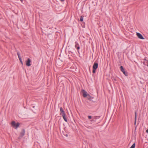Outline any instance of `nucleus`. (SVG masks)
Masks as SVG:
<instances>
[{
  "label": "nucleus",
  "instance_id": "14",
  "mask_svg": "<svg viewBox=\"0 0 148 148\" xmlns=\"http://www.w3.org/2000/svg\"><path fill=\"white\" fill-rule=\"evenodd\" d=\"M87 95V98L89 100H91L92 98L90 96V95L89 94H88Z\"/></svg>",
  "mask_w": 148,
  "mask_h": 148
},
{
  "label": "nucleus",
  "instance_id": "9",
  "mask_svg": "<svg viewBox=\"0 0 148 148\" xmlns=\"http://www.w3.org/2000/svg\"><path fill=\"white\" fill-rule=\"evenodd\" d=\"M147 135H145V138L143 140V141L146 143H147V141H146V140H147Z\"/></svg>",
  "mask_w": 148,
  "mask_h": 148
},
{
  "label": "nucleus",
  "instance_id": "25",
  "mask_svg": "<svg viewBox=\"0 0 148 148\" xmlns=\"http://www.w3.org/2000/svg\"><path fill=\"white\" fill-rule=\"evenodd\" d=\"M21 1H23V0H20Z\"/></svg>",
  "mask_w": 148,
  "mask_h": 148
},
{
  "label": "nucleus",
  "instance_id": "4",
  "mask_svg": "<svg viewBox=\"0 0 148 148\" xmlns=\"http://www.w3.org/2000/svg\"><path fill=\"white\" fill-rule=\"evenodd\" d=\"M120 69L121 71L126 76L127 75V73H126L124 69L123 68V66H120Z\"/></svg>",
  "mask_w": 148,
  "mask_h": 148
},
{
  "label": "nucleus",
  "instance_id": "16",
  "mask_svg": "<svg viewBox=\"0 0 148 148\" xmlns=\"http://www.w3.org/2000/svg\"><path fill=\"white\" fill-rule=\"evenodd\" d=\"M80 21L82 22L83 21V16H81L79 20Z\"/></svg>",
  "mask_w": 148,
  "mask_h": 148
},
{
  "label": "nucleus",
  "instance_id": "3",
  "mask_svg": "<svg viewBox=\"0 0 148 148\" xmlns=\"http://www.w3.org/2000/svg\"><path fill=\"white\" fill-rule=\"evenodd\" d=\"M81 92L83 94V96L84 97H86L87 96V92L84 89H82L81 90Z\"/></svg>",
  "mask_w": 148,
  "mask_h": 148
},
{
  "label": "nucleus",
  "instance_id": "5",
  "mask_svg": "<svg viewBox=\"0 0 148 148\" xmlns=\"http://www.w3.org/2000/svg\"><path fill=\"white\" fill-rule=\"evenodd\" d=\"M136 35L140 39H144V38L143 36L142 35L139 33H136Z\"/></svg>",
  "mask_w": 148,
  "mask_h": 148
},
{
  "label": "nucleus",
  "instance_id": "12",
  "mask_svg": "<svg viewBox=\"0 0 148 148\" xmlns=\"http://www.w3.org/2000/svg\"><path fill=\"white\" fill-rule=\"evenodd\" d=\"M60 111L62 114V115H63L64 114H65V112L63 110L62 107H61L60 108Z\"/></svg>",
  "mask_w": 148,
  "mask_h": 148
},
{
  "label": "nucleus",
  "instance_id": "10",
  "mask_svg": "<svg viewBox=\"0 0 148 148\" xmlns=\"http://www.w3.org/2000/svg\"><path fill=\"white\" fill-rule=\"evenodd\" d=\"M63 117V119L66 122H67V119L66 117V114H64L63 115H62Z\"/></svg>",
  "mask_w": 148,
  "mask_h": 148
},
{
  "label": "nucleus",
  "instance_id": "15",
  "mask_svg": "<svg viewBox=\"0 0 148 148\" xmlns=\"http://www.w3.org/2000/svg\"><path fill=\"white\" fill-rule=\"evenodd\" d=\"M90 121L92 123L95 122L96 121V119L95 118H93Z\"/></svg>",
  "mask_w": 148,
  "mask_h": 148
},
{
  "label": "nucleus",
  "instance_id": "8",
  "mask_svg": "<svg viewBox=\"0 0 148 148\" xmlns=\"http://www.w3.org/2000/svg\"><path fill=\"white\" fill-rule=\"evenodd\" d=\"M145 61H143V63L144 64L147 66H148V61L146 59H144Z\"/></svg>",
  "mask_w": 148,
  "mask_h": 148
},
{
  "label": "nucleus",
  "instance_id": "20",
  "mask_svg": "<svg viewBox=\"0 0 148 148\" xmlns=\"http://www.w3.org/2000/svg\"><path fill=\"white\" fill-rule=\"evenodd\" d=\"M96 69H93L92 73H95L96 72Z\"/></svg>",
  "mask_w": 148,
  "mask_h": 148
},
{
  "label": "nucleus",
  "instance_id": "13",
  "mask_svg": "<svg viewBox=\"0 0 148 148\" xmlns=\"http://www.w3.org/2000/svg\"><path fill=\"white\" fill-rule=\"evenodd\" d=\"M136 112H135V121H134V124L135 125H136Z\"/></svg>",
  "mask_w": 148,
  "mask_h": 148
},
{
  "label": "nucleus",
  "instance_id": "6",
  "mask_svg": "<svg viewBox=\"0 0 148 148\" xmlns=\"http://www.w3.org/2000/svg\"><path fill=\"white\" fill-rule=\"evenodd\" d=\"M30 60L29 58H28L26 62V65L28 66H31V64H30Z\"/></svg>",
  "mask_w": 148,
  "mask_h": 148
},
{
  "label": "nucleus",
  "instance_id": "23",
  "mask_svg": "<svg viewBox=\"0 0 148 148\" xmlns=\"http://www.w3.org/2000/svg\"><path fill=\"white\" fill-rule=\"evenodd\" d=\"M146 132L147 133H148V129H147L146 131Z\"/></svg>",
  "mask_w": 148,
  "mask_h": 148
},
{
  "label": "nucleus",
  "instance_id": "18",
  "mask_svg": "<svg viewBox=\"0 0 148 148\" xmlns=\"http://www.w3.org/2000/svg\"><path fill=\"white\" fill-rule=\"evenodd\" d=\"M17 55L18 56V58H21V57L20 56V53H19V52H17Z\"/></svg>",
  "mask_w": 148,
  "mask_h": 148
},
{
  "label": "nucleus",
  "instance_id": "22",
  "mask_svg": "<svg viewBox=\"0 0 148 148\" xmlns=\"http://www.w3.org/2000/svg\"><path fill=\"white\" fill-rule=\"evenodd\" d=\"M113 80L115 81H116V78H114Z\"/></svg>",
  "mask_w": 148,
  "mask_h": 148
},
{
  "label": "nucleus",
  "instance_id": "17",
  "mask_svg": "<svg viewBox=\"0 0 148 148\" xmlns=\"http://www.w3.org/2000/svg\"><path fill=\"white\" fill-rule=\"evenodd\" d=\"M135 143H134L130 148H135Z\"/></svg>",
  "mask_w": 148,
  "mask_h": 148
},
{
  "label": "nucleus",
  "instance_id": "21",
  "mask_svg": "<svg viewBox=\"0 0 148 148\" xmlns=\"http://www.w3.org/2000/svg\"><path fill=\"white\" fill-rule=\"evenodd\" d=\"M88 117L89 119H91L92 118V116H88Z\"/></svg>",
  "mask_w": 148,
  "mask_h": 148
},
{
  "label": "nucleus",
  "instance_id": "7",
  "mask_svg": "<svg viewBox=\"0 0 148 148\" xmlns=\"http://www.w3.org/2000/svg\"><path fill=\"white\" fill-rule=\"evenodd\" d=\"M98 67V64L97 63H95L93 66V69H97Z\"/></svg>",
  "mask_w": 148,
  "mask_h": 148
},
{
  "label": "nucleus",
  "instance_id": "11",
  "mask_svg": "<svg viewBox=\"0 0 148 148\" xmlns=\"http://www.w3.org/2000/svg\"><path fill=\"white\" fill-rule=\"evenodd\" d=\"M75 47L77 49L79 50L80 49L79 45L76 42H75Z\"/></svg>",
  "mask_w": 148,
  "mask_h": 148
},
{
  "label": "nucleus",
  "instance_id": "24",
  "mask_svg": "<svg viewBox=\"0 0 148 148\" xmlns=\"http://www.w3.org/2000/svg\"><path fill=\"white\" fill-rule=\"evenodd\" d=\"M60 0L62 2L64 1V0Z\"/></svg>",
  "mask_w": 148,
  "mask_h": 148
},
{
  "label": "nucleus",
  "instance_id": "1",
  "mask_svg": "<svg viewBox=\"0 0 148 148\" xmlns=\"http://www.w3.org/2000/svg\"><path fill=\"white\" fill-rule=\"evenodd\" d=\"M12 125L14 127L15 129H16L18 127L19 125V123H15L14 121H13L11 123Z\"/></svg>",
  "mask_w": 148,
  "mask_h": 148
},
{
  "label": "nucleus",
  "instance_id": "19",
  "mask_svg": "<svg viewBox=\"0 0 148 148\" xmlns=\"http://www.w3.org/2000/svg\"><path fill=\"white\" fill-rule=\"evenodd\" d=\"M19 60L20 61V62H21V64H23V62L22 61L21 58H19Z\"/></svg>",
  "mask_w": 148,
  "mask_h": 148
},
{
  "label": "nucleus",
  "instance_id": "2",
  "mask_svg": "<svg viewBox=\"0 0 148 148\" xmlns=\"http://www.w3.org/2000/svg\"><path fill=\"white\" fill-rule=\"evenodd\" d=\"M25 133V130L24 129L22 130V132L20 133V135L19 137V138L20 139L24 135Z\"/></svg>",
  "mask_w": 148,
  "mask_h": 148
}]
</instances>
